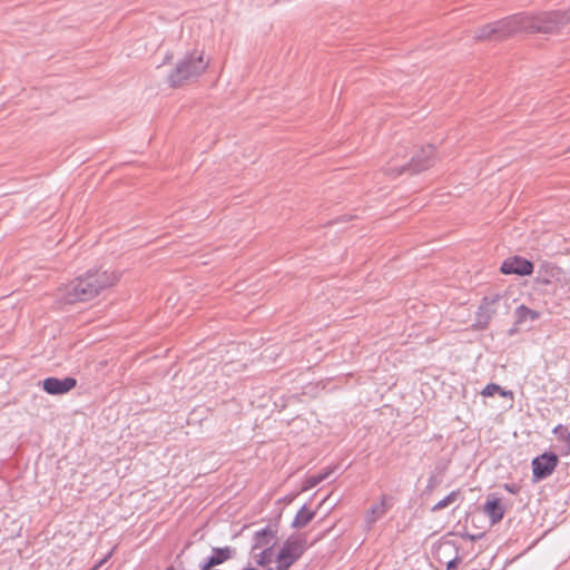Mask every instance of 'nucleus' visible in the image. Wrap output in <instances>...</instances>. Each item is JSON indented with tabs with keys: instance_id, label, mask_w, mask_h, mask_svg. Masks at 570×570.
Here are the masks:
<instances>
[{
	"instance_id": "nucleus-1",
	"label": "nucleus",
	"mask_w": 570,
	"mask_h": 570,
	"mask_svg": "<svg viewBox=\"0 0 570 570\" xmlns=\"http://www.w3.org/2000/svg\"><path fill=\"white\" fill-rule=\"evenodd\" d=\"M117 281L118 276L114 272L88 271L65 287V299L68 303L90 301L102 289L115 285Z\"/></svg>"
},
{
	"instance_id": "nucleus-2",
	"label": "nucleus",
	"mask_w": 570,
	"mask_h": 570,
	"mask_svg": "<svg viewBox=\"0 0 570 570\" xmlns=\"http://www.w3.org/2000/svg\"><path fill=\"white\" fill-rule=\"evenodd\" d=\"M209 60H206L203 51L187 52L168 75V83L171 88H178L184 83L197 79L208 68Z\"/></svg>"
},
{
	"instance_id": "nucleus-3",
	"label": "nucleus",
	"mask_w": 570,
	"mask_h": 570,
	"mask_svg": "<svg viewBox=\"0 0 570 570\" xmlns=\"http://www.w3.org/2000/svg\"><path fill=\"white\" fill-rule=\"evenodd\" d=\"M521 30L553 33L559 31L570 22V10H557L551 12H544L532 18L521 16Z\"/></svg>"
},
{
	"instance_id": "nucleus-4",
	"label": "nucleus",
	"mask_w": 570,
	"mask_h": 570,
	"mask_svg": "<svg viewBox=\"0 0 570 570\" xmlns=\"http://www.w3.org/2000/svg\"><path fill=\"white\" fill-rule=\"evenodd\" d=\"M521 16H512L476 29L473 37L476 40H500L521 31Z\"/></svg>"
},
{
	"instance_id": "nucleus-5",
	"label": "nucleus",
	"mask_w": 570,
	"mask_h": 570,
	"mask_svg": "<svg viewBox=\"0 0 570 570\" xmlns=\"http://www.w3.org/2000/svg\"><path fill=\"white\" fill-rule=\"evenodd\" d=\"M307 550V540L303 535H291L282 544L275 557V570H288Z\"/></svg>"
},
{
	"instance_id": "nucleus-6",
	"label": "nucleus",
	"mask_w": 570,
	"mask_h": 570,
	"mask_svg": "<svg viewBox=\"0 0 570 570\" xmlns=\"http://www.w3.org/2000/svg\"><path fill=\"white\" fill-rule=\"evenodd\" d=\"M434 163V147L428 145L422 147L409 163L403 165H389L385 169L386 174L397 177L404 173L419 174L429 169Z\"/></svg>"
},
{
	"instance_id": "nucleus-7",
	"label": "nucleus",
	"mask_w": 570,
	"mask_h": 570,
	"mask_svg": "<svg viewBox=\"0 0 570 570\" xmlns=\"http://www.w3.org/2000/svg\"><path fill=\"white\" fill-rule=\"evenodd\" d=\"M557 454L549 452L535 456L532 460V475L534 481H540L551 475L558 465Z\"/></svg>"
},
{
	"instance_id": "nucleus-8",
	"label": "nucleus",
	"mask_w": 570,
	"mask_h": 570,
	"mask_svg": "<svg viewBox=\"0 0 570 570\" xmlns=\"http://www.w3.org/2000/svg\"><path fill=\"white\" fill-rule=\"evenodd\" d=\"M533 263L527 258L514 256L503 261L501 272L503 274H515L520 276H528L533 273Z\"/></svg>"
},
{
	"instance_id": "nucleus-9",
	"label": "nucleus",
	"mask_w": 570,
	"mask_h": 570,
	"mask_svg": "<svg viewBox=\"0 0 570 570\" xmlns=\"http://www.w3.org/2000/svg\"><path fill=\"white\" fill-rule=\"evenodd\" d=\"M77 385V380L71 376L63 379L47 377L42 382L43 390L51 395H61L71 391Z\"/></svg>"
},
{
	"instance_id": "nucleus-10",
	"label": "nucleus",
	"mask_w": 570,
	"mask_h": 570,
	"mask_svg": "<svg viewBox=\"0 0 570 570\" xmlns=\"http://www.w3.org/2000/svg\"><path fill=\"white\" fill-rule=\"evenodd\" d=\"M276 538V531L273 530L269 525L255 531L253 534V546L252 551L259 550L263 548L273 547V542Z\"/></svg>"
},
{
	"instance_id": "nucleus-11",
	"label": "nucleus",
	"mask_w": 570,
	"mask_h": 570,
	"mask_svg": "<svg viewBox=\"0 0 570 570\" xmlns=\"http://www.w3.org/2000/svg\"><path fill=\"white\" fill-rule=\"evenodd\" d=\"M233 549L229 547L213 548L212 556H209L202 564V570H208L215 566L222 564L233 557Z\"/></svg>"
},
{
	"instance_id": "nucleus-12",
	"label": "nucleus",
	"mask_w": 570,
	"mask_h": 570,
	"mask_svg": "<svg viewBox=\"0 0 570 570\" xmlns=\"http://www.w3.org/2000/svg\"><path fill=\"white\" fill-rule=\"evenodd\" d=\"M484 513L490 519L491 524H495L503 519L504 508L501 504L500 499H489L484 504Z\"/></svg>"
},
{
	"instance_id": "nucleus-13",
	"label": "nucleus",
	"mask_w": 570,
	"mask_h": 570,
	"mask_svg": "<svg viewBox=\"0 0 570 570\" xmlns=\"http://www.w3.org/2000/svg\"><path fill=\"white\" fill-rule=\"evenodd\" d=\"M391 504L387 503V497L382 495L381 501L374 505L371 507V509L366 513V522L368 524L375 523L377 520H380L389 510Z\"/></svg>"
},
{
	"instance_id": "nucleus-14",
	"label": "nucleus",
	"mask_w": 570,
	"mask_h": 570,
	"mask_svg": "<svg viewBox=\"0 0 570 570\" xmlns=\"http://www.w3.org/2000/svg\"><path fill=\"white\" fill-rule=\"evenodd\" d=\"M553 434H556L557 439L562 443L560 446V452L566 455L569 454L570 431L564 425L559 424L553 429Z\"/></svg>"
},
{
	"instance_id": "nucleus-15",
	"label": "nucleus",
	"mask_w": 570,
	"mask_h": 570,
	"mask_svg": "<svg viewBox=\"0 0 570 570\" xmlns=\"http://www.w3.org/2000/svg\"><path fill=\"white\" fill-rule=\"evenodd\" d=\"M315 512L311 511L306 508V505H303L296 513L292 527L296 529L304 528L314 518Z\"/></svg>"
},
{
	"instance_id": "nucleus-16",
	"label": "nucleus",
	"mask_w": 570,
	"mask_h": 570,
	"mask_svg": "<svg viewBox=\"0 0 570 570\" xmlns=\"http://www.w3.org/2000/svg\"><path fill=\"white\" fill-rule=\"evenodd\" d=\"M515 322L522 324L527 321H535L540 317V313L529 308L525 305H520L515 308Z\"/></svg>"
},
{
	"instance_id": "nucleus-17",
	"label": "nucleus",
	"mask_w": 570,
	"mask_h": 570,
	"mask_svg": "<svg viewBox=\"0 0 570 570\" xmlns=\"http://www.w3.org/2000/svg\"><path fill=\"white\" fill-rule=\"evenodd\" d=\"M261 550V552L254 554V560L258 566L265 567L275 560L276 556L274 554L273 547L263 548Z\"/></svg>"
},
{
	"instance_id": "nucleus-18",
	"label": "nucleus",
	"mask_w": 570,
	"mask_h": 570,
	"mask_svg": "<svg viewBox=\"0 0 570 570\" xmlns=\"http://www.w3.org/2000/svg\"><path fill=\"white\" fill-rule=\"evenodd\" d=\"M459 494H460L459 491H451L445 498H443L438 503H435L431 508V511L436 512L442 509H445L446 507L451 505L452 503H454L458 500Z\"/></svg>"
},
{
	"instance_id": "nucleus-19",
	"label": "nucleus",
	"mask_w": 570,
	"mask_h": 570,
	"mask_svg": "<svg viewBox=\"0 0 570 570\" xmlns=\"http://www.w3.org/2000/svg\"><path fill=\"white\" fill-rule=\"evenodd\" d=\"M321 482H323L322 480V476L317 473L313 474V475H309L308 478H306L305 482H304V485H303V490H309L314 487H316L317 484H320Z\"/></svg>"
},
{
	"instance_id": "nucleus-20",
	"label": "nucleus",
	"mask_w": 570,
	"mask_h": 570,
	"mask_svg": "<svg viewBox=\"0 0 570 570\" xmlns=\"http://www.w3.org/2000/svg\"><path fill=\"white\" fill-rule=\"evenodd\" d=\"M498 392H501L502 395H507V393L504 391H501L500 385H498L495 383H490L483 389L482 395L493 396Z\"/></svg>"
},
{
	"instance_id": "nucleus-21",
	"label": "nucleus",
	"mask_w": 570,
	"mask_h": 570,
	"mask_svg": "<svg viewBox=\"0 0 570 570\" xmlns=\"http://www.w3.org/2000/svg\"><path fill=\"white\" fill-rule=\"evenodd\" d=\"M335 469H336V466H326L325 469L320 471L317 474H320L322 476V480L324 481L334 472Z\"/></svg>"
},
{
	"instance_id": "nucleus-22",
	"label": "nucleus",
	"mask_w": 570,
	"mask_h": 570,
	"mask_svg": "<svg viewBox=\"0 0 570 570\" xmlns=\"http://www.w3.org/2000/svg\"><path fill=\"white\" fill-rule=\"evenodd\" d=\"M460 562V558L455 556L453 559L446 562V570H455Z\"/></svg>"
},
{
	"instance_id": "nucleus-23",
	"label": "nucleus",
	"mask_w": 570,
	"mask_h": 570,
	"mask_svg": "<svg viewBox=\"0 0 570 570\" xmlns=\"http://www.w3.org/2000/svg\"><path fill=\"white\" fill-rule=\"evenodd\" d=\"M114 553V549L110 550L97 564L96 567L92 569V570H97L98 568H100L104 563H106L110 557L112 556Z\"/></svg>"
},
{
	"instance_id": "nucleus-24",
	"label": "nucleus",
	"mask_w": 570,
	"mask_h": 570,
	"mask_svg": "<svg viewBox=\"0 0 570 570\" xmlns=\"http://www.w3.org/2000/svg\"><path fill=\"white\" fill-rule=\"evenodd\" d=\"M504 488L510 492V493H515L517 490H518V487L515 484H505Z\"/></svg>"
},
{
	"instance_id": "nucleus-25",
	"label": "nucleus",
	"mask_w": 570,
	"mask_h": 570,
	"mask_svg": "<svg viewBox=\"0 0 570 570\" xmlns=\"http://www.w3.org/2000/svg\"><path fill=\"white\" fill-rule=\"evenodd\" d=\"M432 481H433V478H431V479H430V483H429V485H433V482H432Z\"/></svg>"
},
{
	"instance_id": "nucleus-26",
	"label": "nucleus",
	"mask_w": 570,
	"mask_h": 570,
	"mask_svg": "<svg viewBox=\"0 0 570 570\" xmlns=\"http://www.w3.org/2000/svg\"><path fill=\"white\" fill-rule=\"evenodd\" d=\"M267 570H273V569H271V568H269V569H267Z\"/></svg>"
}]
</instances>
